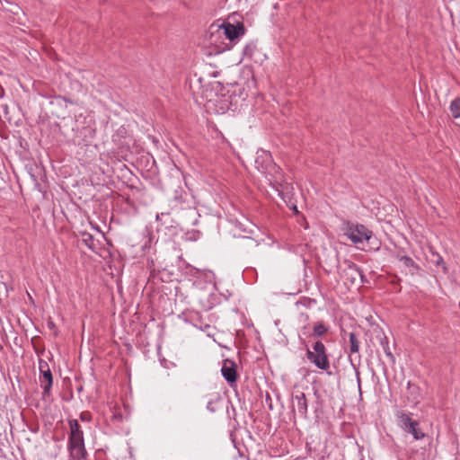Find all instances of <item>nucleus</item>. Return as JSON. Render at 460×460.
Here are the masks:
<instances>
[{
	"instance_id": "nucleus-1",
	"label": "nucleus",
	"mask_w": 460,
	"mask_h": 460,
	"mask_svg": "<svg viewBox=\"0 0 460 460\" xmlns=\"http://www.w3.org/2000/svg\"><path fill=\"white\" fill-rule=\"evenodd\" d=\"M306 359L320 370L326 371L329 375L331 367L327 349L322 341H314L311 348L305 345Z\"/></svg>"
},
{
	"instance_id": "nucleus-2",
	"label": "nucleus",
	"mask_w": 460,
	"mask_h": 460,
	"mask_svg": "<svg viewBox=\"0 0 460 460\" xmlns=\"http://www.w3.org/2000/svg\"><path fill=\"white\" fill-rule=\"evenodd\" d=\"M345 234L353 243H360L363 241L373 244L371 247L373 250H378L379 243L376 237H374L373 232L362 224H351L348 223Z\"/></svg>"
},
{
	"instance_id": "nucleus-3",
	"label": "nucleus",
	"mask_w": 460,
	"mask_h": 460,
	"mask_svg": "<svg viewBox=\"0 0 460 460\" xmlns=\"http://www.w3.org/2000/svg\"><path fill=\"white\" fill-rule=\"evenodd\" d=\"M398 426L406 433L411 434L416 440L422 439L425 433L420 429L418 420L411 418V412L397 411L395 413Z\"/></svg>"
},
{
	"instance_id": "nucleus-4",
	"label": "nucleus",
	"mask_w": 460,
	"mask_h": 460,
	"mask_svg": "<svg viewBox=\"0 0 460 460\" xmlns=\"http://www.w3.org/2000/svg\"><path fill=\"white\" fill-rule=\"evenodd\" d=\"M343 263L345 267L341 270V278L345 285H354L358 279L361 284L367 282L363 270L356 263L350 261H344Z\"/></svg>"
},
{
	"instance_id": "nucleus-5",
	"label": "nucleus",
	"mask_w": 460,
	"mask_h": 460,
	"mask_svg": "<svg viewBox=\"0 0 460 460\" xmlns=\"http://www.w3.org/2000/svg\"><path fill=\"white\" fill-rule=\"evenodd\" d=\"M191 196L182 189L176 190L174 196L170 200V208L172 211H181L191 209L192 207Z\"/></svg>"
},
{
	"instance_id": "nucleus-6",
	"label": "nucleus",
	"mask_w": 460,
	"mask_h": 460,
	"mask_svg": "<svg viewBox=\"0 0 460 460\" xmlns=\"http://www.w3.org/2000/svg\"><path fill=\"white\" fill-rule=\"evenodd\" d=\"M218 31H222V33L231 42L235 43L240 37L244 35L246 29L243 22H237L236 23H231L225 22L218 26Z\"/></svg>"
},
{
	"instance_id": "nucleus-7",
	"label": "nucleus",
	"mask_w": 460,
	"mask_h": 460,
	"mask_svg": "<svg viewBox=\"0 0 460 460\" xmlns=\"http://www.w3.org/2000/svg\"><path fill=\"white\" fill-rule=\"evenodd\" d=\"M67 451L69 460H85L88 456L84 438L67 439Z\"/></svg>"
},
{
	"instance_id": "nucleus-8",
	"label": "nucleus",
	"mask_w": 460,
	"mask_h": 460,
	"mask_svg": "<svg viewBox=\"0 0 460 460\" xmlns=\"http://www.w3.org/2000/svg\"><path fill=\"white\" fill-rule=\"evenodd\" d=\"M296 407L297 408V411L300 417L306 419L308 411V402L305 393L297 391L292 395L293 411H295Z\"/></svg>"
},
{
	"instance_id": "nucleus-9",
	"label": "nucleus",
	"mask_w": 460,
	"mask_h": 460,
	"mask_svg": "<svg viewBox=\"0 0 460 460\" xmlns=\"http://www.w3.org/2000/svg\"><path fill=\"white\" fill-rule=\"evenodd\" d=\"M189 320L196 328L207 332L208 336L213 335L214 327L204 319L200 313L191 312L189 314Z\"/></svg>"
},
{
	"instance_id": "nucleus-10",
	"label": "nucleus",
	"mask_w": 460,
	"mask_h": 460,
	"mask_svg": "<svg viewBox=\"0 0 460 460\" xmlns=\"http://www.w3.org/2000/svg\"><path fill=\"white\" fill-rule=\"evenodd\" d=\"M236 369H237V366L233 360H230V359L224 360V363H223V366L221 368V373H222V376H224V378L226 380V382L230 385H233L237 380L238 374H237Z\"/></svg>"
},
{
	"instance_id": "nucleus-11",
	"label": "nucleus",
	"mask_w": 460,
	"mask_h": 460,
	"mask_svg": "<svg viewBox=\"0 0 460 460\" xmlns=\"http://www.w3.org/2000/svg\"><path fill=\"white\" fill-rule=\"evenodd\" d=\"M329 329V326L326 325L323 321H318L314 323L312 332H309L307 324L302 326L301 331L305 336L322 338L328 333Z\"/></svg>"
},
{
	"instance_id": "nucleus-12",
	"label": "nucleus",
	"mask_w": 460,
	"mask_h": 460,
	"mask_svg": "<svg viewBox=\"0 0 460 460\" xmlns=\"http://www.w3.org/2000/svg\"><path fill=\"white\" fill-rule=\"evenodd\" d=\"M40 383L43 388L42 399L49 397L51 387L53 385V376L51 370L40 371Z\"/></svg>"
},
{
	"instance_id": "nucleus-13",
	"label": "nucleus",
	"mask_w": 460,
	"mask_h": 460,
	"mask_svg": "<svg viewBox=\"0 0 460 460\" xmlns=\"http://www.w3.org/2000/svg\"><path fill=\"white\" fill-rule=\"evenodd\" d=\"M127 135L128 130L124 126H120L112 135V142L116 144V146L121 152L128 150L129 148V145L126 141Z\"/></svg>"
},
{
	"instance_id": "nucleus-14",
	"label": "nucleus",
	"mask_w": 460,
	"mask_h": 460,
	"mask_svg": "<svg viewBox=\"0 0 460 460\" xmlns=\"http://www.w3.org/2000/svg\"><path fill=\"white\" fill-rule=\"evenodd\" d=\"M67 422L70 429L68 433V439L84 438V431L77 420L69 419Z\"/></svg>"
},
{
	"instance_id": "nucleus-15",
	"label": "nucleus",
	"mask_w": 460,
	"mask_h": 460,
	"mask_svg": "<svg viewBox=\"0 0 460 460\" xmlns=\"http://www.w3.org/2000/svg\"><path fill=\"white\" fill-rule=\"evenodd\" d=\"M396 258L409 270L411 275H416L420 271V266L411 257L397 254Z\"/></svg>"
},
{
	"instance_id": "nucleus-16",
	"label": "nucleus",
	"mask_w": 460,
	"mask_h": 460,
	"mask_svg": "<svg viewBox=\"0 0 460 460\" xmlns=\"http://www.w3.org/2000/svg\"><path fill=\"white\" fill-rule=\"evenodd\" d=\"M376 339L379 341V343H380L381 347L383 348L385 354L389 358L390 362L392 364H394L395 358L391 351V349L389 347L388 339L385 336V334L383 332H381L379 334L376 335Z\"/></svg>"
},
{
	"instance_id": "nucleus-17",
	"label": "nucleus",
	"mask_w": 460,
	"mask_h": 460,
	"mask_svg": "<svg viewBox=\"0 0 460 460\" xmlns=\"http://www.w3.org/2000/svg\"><path fill=\"white\" fill-rule=\"evenodd\" d=\"M81 242L91 251L97 252L98 245L93 234L85 231L80 232Z\"/></svg>"
},
{
	"instance_id": "nucleus-18",
	"label": "nucleus",
	"mask_w": 460,
	"mask_h": 460,
	"mask_svg": "<svg viewBox=\"0 0 460 460\" xmlns=\"http://www.w3.org/2000/svg\"><path fill=\"white\" fill-rule=\"evenodd\" d=\"M407 388L409 392L408 400H410L414 404L419 403L421 397L419 386H417L416 385H412L411 384V382H409Z\"/></svg>"
},
{
	"instance_id": "nucleus-19",
	"label": "nucleus",
	"mask_w": 460,
	"mask_h": 460,
	"mask_svg": "<svg viewBox=\"0 0 460 460\" xmlns=\"http://www.w3.org/2000/svg\"><path fill=\"white\" fill-rule=\"evenodd\" d=\"M349 343L350 354H358L360 341L355 332L349 333Z\"/></svg>"
},
{
	"instance_id": "nucleus-20",
	"label": "nucleus",
	"mask_w": 460,
	"mask_h": 460,
	"mask_svg": "<svg viewBox=\"0 0 460 460\" xmlns=\"http://www.w3.org/2000/svg\"><path fill=\"white\" fill-rule=\"evenodd\" d=\"M449 110L455 119L460 118V97H456L451 102Z\"/></svg>"
},
{
	"instance_id": "nucleus-21",
	"label": "nucleus",
	"mask_w": 460,
	"mask_h": 460,
	"mask_svg": "<svg viewBox=\"0 0 460 460\" xmlns=\"http://www.w3.org/2000/svg\"><path fill=\"white\" fill-rule=\"evenodd\" d=\"M434 259H432V262L436 266H442L443 271L446 273L447 271V268L446 266V263L444 262L443 258L438 253H433Z\"/></svg>"
},
{
	"instance_id": "nucleus-22",
	"label": "nucleus",
	"mask_w": 460,
	"mask_h": 460,
	"mask_svg": "<svg viewBox=\"0 0 460 460\" xmlns=\"http://www.w3.org/2000/svg\"><path fill=\"white\" fill-rule=\"evenodd\" d=\"M79 419L83 422H91L93 420V415L90 411H84L79 414Z\"/></svg>"
},
{
	"instance_id": "nucleus-23",
	"label": "nucleus",
	"mask_w": 460,
	"mask_h": 460,
	"mask_svg": "<svg viewBox=\"0 0 460 460\" xmlns=\"http://www.w3.org/2000/svg\"><path fill=\"white\" fill-rule=\"evenodd\" d=\"M358 361H359L360 360V356L358 355ZM349 360H350L351 366L356 370L357 381H358V386L360 387V376H359V372L358 371V366H359V362L358 364H355L353 362V358H352L351 355L349 356Z\"/></svg>"
},
{
	"instance_id": "nucleus-24",
	"label": "nucleus",
	"mask_w": 460,
	"mask_h": 460,
	"mask_svg": "<svg viewBox=\"0 0 460 460\" xmlns=\"http://www.w3.org/2000/svg\"><path fill=\"white\" fill-rule=\"evenodd\" d=\"M39 370L40 371H43V370H50L49 368V366L48 364L47 361H45L44 359L42 358H40L39 359Z\"/></svg>"
},
{
	"instance_id": "nucleus-25",
	"label": "nucleus",
	"mask_w": 460,
	"mask_h": 460,
	"mask_svg": "<svg viewBox=\"0 0 460 460\" xmlns=\"http://www.w3.org/2000/svg\"><path fill=\"white\" fill-rule=\"evenodd\" d=\"M300 318L305 322L307 323L309 321V315L307 314L302 313L300 314Z\"/></svg>"
},
{
	"instance_id": "nucleus-26",
	"label": "nucleus",
	"mask_w": 460,
	"mask_h": 460,
	"mask_svg": "<svg viewBox=\"0 0 460 460\" xmlns=\"http://www.w3.org/2000/svg\"><path fill=\"white\" fill-rule=\"evenodd\" d=\"M207 409L212 412L216 411V409H215L212 402H208Z\"/></svg>"
},
{
	"instance_id": "nucleus-27",
	"label": "nucleus",
	"mask_w": 460,
	"mask_h": 460,
	"mask_svg": "<svg viewBox=\"0 0 460 460\" xmlns=\"http://www.w3.org/2000/svg\"><path fill=\"white\" fill-rule=\"evenodd\" d=\"M264 157L266 160L269 161L270 164H271L272 161H271V157H270V154H265Z\"/></svg>"
},
{
	"instance_id": "nucleus-28",
	"label": "nucleus",
	"mask_w": 460,
	"mask_h": 460,
	"mask_svg": "<svg viewBox=\"0 0 460 460\" xmlns=\"http://www.w3.org/2000/svg\"><path fill=\"white\" fill-rule=\"evenodd\" d=\"M292 209H293V211L295 212V214H298V213H299V212H298V210H297V208H296V206H294V207L292 208Z\"/></svg>"
},
{
	"instance_id": "nucleus-29",
	"label": "nucleus",
	"mask_w": 460,
	"mask_h": 460,
	"mask_svg": "<svg viewBox=\"0 0 460 460\" xmlns=\"http://www.w3.org/2000/svg\"><path fill=\"white\" fill-rule=\"evenodd\" d=\"M49 328H53L55 326V324H54V323L50 322V323H49Z\"/></svg>"
},
{
	"instance_id": "nucleus-30",
	"label": "nucleus",
	"mask_w": 460,
	"mask_h": 460,
	"mask_svg": "<svg viewBox=\"0 0 460 460\" xmlns=\"http://www.w3.org/2000/svg\"><path fill=\"white\" fill-rule=\"evenodd\" d=\"M400 282V279L396 277V280H394L393 283L398 284Z\"/></svg>"
},
{
	"instance_id": "nucleus-31",
	"label": "nucleus",
	"mask_w": 460,
	"mask_h": 460,
	"mask_svg": "<svg viewBox=\"0 0 460 460\" xmlns=\"http://www.w3.org/2000/svg\"><path fill=\"white\" fill-rule=\"evenodd\" d=\"M268 403H270V404H269V408L271 410V409H272L271 400H270V401H268Z\"/></svg>"
},
{
	"instance_id": "nucleus-32",
	"label": "nucleus",
	"mask_w": 460,
	"mask_h": 460,
	"mask_svg": "<svg viewBox=\"0 0 460 460\" xmlns=\"http://www.w3.org/2000/svg\"><path fill=\"white\" fill-rule=\"evenodd\" d=\"M268 400H269V401H270V400H271V399H270V394H267V395H266V401H268Z\"/></svg>"
},
{
	"instance_id": "nucleus-33",
	"label": "nucleus",
	"mask_w": 460,
	"mask_h": 460,
	"mask_svg": "<svg viewBox=\"0 0 460 460\" xmlns=\"http://www.w3.org/2000/svg\"><path fill=\"white\" fill-rule=\"evenodd\" d=\"M271 166L273 167V169H274V170H277V171H278V170H279V167H277L275 164H273V165H271Z\"/></svg>"
},
{
	"instance_id": "nucleus-34",
	"label": "nucleus",
	"mask_w": 460,
	"mask_h": 460,
	"mask_svg": "<svg viewBox=\"0 0 460 460\" xmlns=\"http://www.w3.org/2000/svg\"><path fill=\"white\" fill-rule=\"evenodd\" d=\"M300 341L302 344H305V341L302 338H300Z\"/></svg>"
},
{
	"instance_id": "nucleus-35",
	"label": "nucleus",
	"mask_w": 460,
	"mask_h": 460,
	"mask_svg": "<svg viewBox=\"0 0 460 460\" xmlns=\"http://www.w3.org/2000/svg\"><path fill=\"white\" fill-rule=\"evenodd\" d=\"M264 170H267V167H262L261 172H264Z\"/></svg>"
},
{
	"instance_id": "nucleus-36",
	"label": "nucleus",
	"mask_w": 460,
	"mask_h": 460,
	"mask_svg": "<svg viewBox=\"0 0 460 460\" xmlns=\"http://www.w3.org/2000/svg\"><path fill=\"white\" fill-rule=\"evenodd\" d=\"M264 170H267V167H262L261 172H264Z\"/></svg>"
},
{
	"instance_id": "nucleus-37",
	"label": "nucleus",
	"mask_w": 460,
	"mask_h": 460,
	"mask_svg": "<svg viewBox=\"0 0 460 460\" xmlns=\"http://www.w3.org/2000/svg\"><path fill=\"white\" fill-rule=\"evenodd\" d=\"M264 170H267V167H262L261 172H264Z\"/></svg>"
},
{
	"instance_id": "nucleus-38",
	"label": "nucleus",
	"mask_w": 460,
	"mask_h": 460,
	"mask_svg": "<svg viewBox=\"0 0 460 460\" xmlns=\"http://www.w3.org/2000/svg\"><path fill=\"white\" fill-rule=\"evenodd\" d=\"M95 230H97V231H101V230H100V228H99V226H95Z\"/></svg>"
},
{
	"instance_id": "nucleus-39",
	"label": "nucleus",
	"mask_w": 460,
	"mask_h": 460,
	"mask_svg": "<svg viewBox=\"0 0 460 460\" xmlns=\"http://www.w3.org/2000/svg\"><path fill=\"white\" fill-rule=\"evenodd\" d=\"M3 323V322H2V318L0 317V323Z\"/></svg>"
}]
</instances>
